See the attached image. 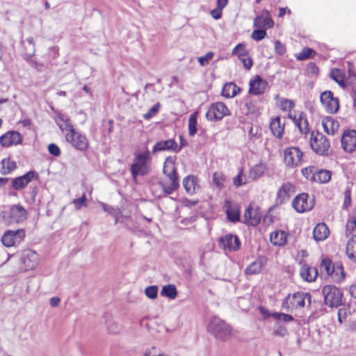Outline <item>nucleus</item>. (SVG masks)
Wrapping results in <instances>:
<instances>
[{
  "mask_svg": "<svg viewBox=\"0 0 356 356\" xmlns=\"http://www.w3.org/2000/svg\"><path fill=\"white\" fill-rule=\"evenodd\" d=\"M151 153L148 149L136 154L130 171L132 177L136 180L138 176H145L151 172Z\"/></svg>",
  "mask_w": 356,
  "mask_h": 356,
  "instance_id": "obj_1",
  "label": "nucleus"
},
{
  "mask_svg": "<svg viewBox=\"0 0 356 356\" xmlns=\"http://www.w3.org/2000/svg\"><path fill=\"white\" fill-rule=\"evenodd\" d=\"M207 329L216 338L222 341L227 340L232 334L231 327L216 316L210 320Z\"/></svg>",
  "mask_w": 356,
  "mask_h": 356,
  "instance_id": "obj_2",
  "label": "nucleus"
},
{
  "mask_svg": "<svg viewBox=\"0 0 356 356\" xmlns=\"http://www.w3.org/2000/svg\"><path fill=\"white\" fill-rule=\"evenodd\" d=\"M309 144L312 149L317 154L327 156L329 154L330 144L328 139L318 131H312Z\"/></svg>",
  "mask_w": 356,
  "mask_h": 356,
  "instance_id": "obj_3",
  "label": "nucleus"
},
{
  "mask_svg": "<svg viewBox=\"0 0 356 356\" xmlns=\"http://www.w3.org/2000/svg\"><path fill=\"white\" fill-rule=\"evenodd\" d=\"M324 302L330 307H338L342 305L343 292L334 285H325L322 288Z\"/></svg>",
  "mask_w": 356,
  "mask_h": 356,
  "instance_id": "obj_4",
  "label": "nucleus"
},
{
  "mask_svg": "<svg viewBox=\"0 0 356 356\" xmlns=\"http://www.w3.org/2000/svg\"><path fill=\"white\" fill-rule=\"evenodd\" d=\"M65 136L66 141L71 144L76 149L84 152L88 148L89 143L86 136L75 129H72L70 132L65 133Z\"/></svg>",
  "mask_w": 356,
  "mask_h": 356,
  "instance_id": "obj_5",
  "label": "nucleus"
},
{
  "mask_svg": "<svg viewBox=\"0 0 356 356\" xmlns=\"http://www.w3.org/2000/svg\"><path fill=\"white\" fill-rule=\"evenodd\" d=\"M25 236L26 232L24 229L7 230L1 237V242L7 248L16 246L24 241Z\"/></svg>",
  "mask_w": 356,
  "mask_h": 356,
  "instance_id": "obj_6",
  "label": "nucleus"
},
{
  "mask_svg": "<svg viewBox=\"0 0 356 356\" xmlns=\"http://www.w3.org/2000/svg\"><path fill=\"white\" fill-rule=\"evenodd\" d=\"M302 156V152L298 147H290L284 150V161L290 168L301 165Z\"/></svg>",
  "mask_w": 356,
  "mask_h": 356,
  "instance_id": "obj_7",
  "label": "nucleus"
},
{
  "mask_svg": "<svg viewBox=\"0 0 356 356\" xmlns=\"http://www.w3.org/2000/svg\"><path fill=\"white\" fill-rule=\"evenodd\" d=\"M229 115V111L224 103L216 102L209 106L206 118L209 121H219Z\"/></svg>",
  "mask_w": 356,
  "mask_h": 356,
  "instance_id": "obj_8",
  "label": "nucleus"
},
{
  "mask_svg": "<svg viewBox=\"0 0 356 356\" xmlns=\"http://www.w3.org/2000/svg\"><path fill=\"white\" fill-rule=\"evenodd\" d=\"M305 306L303 292H296L289 294L283 300L282 307L286 312L302 308Z\"/></svg>",
  "mask_w": 356,
  "mask_h": 356,
  "instance_id": "obj_9",
  "label": "nucleus"
},
{
  "mask_svg": "<svg viewBox=\"0 0 356 356\" xmlns=\"http://www.w3.org/2000/svg\"><path fill=\"white\" fill-rule=\"evenodd\" d=\"M293 207L298 213H304L310 211L314 206V199L307 193H301L297 195L293 200Z\"/></svg>",
  "mask_w": 356,
  "mask_h": 356,
  "instance_id": "obj_10",
  "label": "nucleus"
},
{
  "mask_svg": "<svg viewBox=\"0 0 356 356\" xmlns=\"http://www.w3.org/2000/svg\"><path fill=\"white\" fill-rule=\"evenodd\" d=\"M320 100L324 108L329 113H335L339 108L338 98L334 97L330 90L323 92L320 96Z\"/></svg>",
  "mask_w": 356,
  "mask_h": 356,
  "instance_id": "obj_11",
  "label": "nucleus"
},
{
  "mask_svg": "<svg viewBox=\"0 0 356 356\" xmlns=\"http://www.w3.org/2000/svg\"><path fill=\"white\" fill-rule=\"evenodd\" d=\"M218 245L225 251H237L240 248L241 242L237 236L229 234L219 238Z\"/></svg>",
  "mask_w": 356,
  "mask_h": 356,
  "instance_id": "obj_12",
  "label": "nucleus"
},
{
  "mask_svg": "<svg viewBox=\"0 0 356 356\" xmlns=\"http://www.w3.org/2000/svg\"><path fill=\"white\" fill-rule=\"evenodd\" d=\"M341 147L346 152L351 153L356 150V131L348 129L343 131L341 138Z\"/></svg>",
  "mask_w": 356,
  "mask_h": 356,
  "instance_id": "obj_13",
  "label": "nucleus"
},
{
  "mask_svg": "<svg viewBox=\"0 0 356 356\" xmlns=\"http://www.w3.org/2000/svg\"><path fill=\"white\" fill-rule=\"evenodd\" d=\"M38 179V174L35 171H29L26 174L12 179V188L15 191H20L26 188L33 179Z\"/></svg>",
  "mask_w": 356,
  "mask_h": 356,
  "instance_id": "obj_14",
  "label": "nucleus"
},
{
  "mask_svg": "<svg viewBox=\"0 0 356 356\" xmlns=\"http://www.w3.org/2000/svg\"><path fill=\"white\" fill-rule=\"evenodd\" d=\"M268 82L263 79L259 75L250 81L248 92L254 95L264 94L268 88Z\"/></svg>",
  "mask_w": 356,
  "mask_h": 356,
  "instance_id": "obj_15",
  "label": "nucleus"
},
{
  "mask_svg": "<svg viewBox=\"0 0 356 356\" xmlns=\"http://www.w3.org/2000/svg\"><path fill=\"white\" fill-rule=\"evenodd\" d=\"M261 220L259 208L249 205L244 212L243 222L248 225L257 226Z\"/></svg>",
  "mask_w": 356,
  "mask_h": 356,
  "instance_id": "obj_16",
  "label": "nucleus"
},
{
  "mask_svg": "<svg viewBox=\"0 0 356 356\" xmlns=\"http://www.w3.org/2000/svg\"><path fill=\"white\" fill-rule=\"evenodd\" d=\"M21 262L24 265L25 270H33L38 264L39 255L35 251L28 250L23 253Z\"/></svg>",
  "mask_w": 356,
  "mask_h": 356,
  "instance_id": "obj_17",
  "label": "nucleus"
},
{
  "mask_svg": "<svg viewBox=\"0 0 356 356\" xmlns=\"http://www.w3.org/2000/svg\"><path fill=\"white\" fill-rule=\"evenodd\" d=\"M27 211L21 204H14L10 207L8 217L10 222L19 223L27 218Z\"/></svg>",
  "mask_w": 356,
  "mask_h": 356,
  "instance_id": "obj_18",
  "label": "nucleus"
},
{
  "mask_svg": "<svg viewBox=\"0 0 356 356\" xmlns=\"http://www.w3.org/2000/svg\"><path fill=\"white\" fill-rule=\"evenodd\" d=\"M163 174L165 175V179L172 181V184L171 186H174L177 184V183H179V176L176 170L175 165L174 162L168 158L163 164Z\"/></svg>",
  "mask_w": 356,
  "mask_h": 356,
  "instance_id": "obj_19",
  "label": "nucleus"
},
{
  "mask_svg": "<svg viewBox=\"0 0 356 356\" xmlns=\"http://www.w3.org/2000/svg\"><path fill=\"white\" fill-rule=\"evenodd\" d=\"M181 147H179L177 143L173 139L167 140H160L155 143L152 148V152L156 153L162 151H172L174 152H179Z\"/></svg>",
  "mask_w": 356,
  "mask_h": 356,
  "instance_id": "obj_20",
  "label": "nucleus"
},
{
  "mask_svg": "<svg viewBox=\"0 0 356 356\" xmlns=\"http://www.w3.org/2000/svg\"><path fill=\"white\" fill-rule=\"evenodd\" d=\"M21 134L16 131H10L0 137V145L3 147L16 145L22 143Z\"/></svg>",
  "mask_w": 356,
  "mask_h": 356,
  "instance_id": "obj_21",
  "label": "nucleus"
},
{
  "mask_svg": "<svg viewBox=\"0 0 356 356\" xmlns=\"http://www.w3.org/2000/svg\"><path fill=\"white\" fill-rule=\"evenodd\" d=\"M254 26L261 29V28H273L274 26V22L272 19L270 13L266 9H264L260 15H257L254 19Z\"/></svg>",
  "mask_w": 356,
  "mask_h": 356,
  "instance_id": "obj_22",
  "label": "nucleus"
},
{
  "mask_svg": "<svg viewBox=\"0 0 356 356\" xmlns=\"http://www.w3.org/2000/svg\"><path fill=\"white\" fill-rule=\"evenodd\" d=\"M294 193V186L289 182L284 183L277 193L276 203L282 204L289 200Z\"/></svg>",
  "mask_w": 356,
  "mask_h": 356,
  "instance_id": "obj_23",
  "label": "nucleus"
},
{
  "mask_svg": "<svg viewBox=\"0 0 356 356\" xmlns=\"http://www.w3.org/2000/svg\"><path fill=\"white\" fill-rule=\"evenodd\" d=\"M232 55H237L238 58L241 60L244 67L246 70H250L252 66V60L250 58H245L247 56L243 44H238L232 50Z\"/></svg>",
  "mask_w": 356,
  "mask_h": 356,
  "instance_id": "obj_24",
  "label": "nucleus"
},
{
  "mask_svg": "<svg viewBox=\"0 0 356 356\" xmlns=\"http://www.w3.org/2000/svg\"><path fill=\"white\" fill-rule=\"evenodd\" d=\"M324 131L331 136H334L339 131V123L332 117H326L322 120Z\"/></svg>",
  "mask_w": 356,
  "mask_h": 356,
  "instance_id": "obj_25",
  "label": "nucleus"
},
{
  "mask_svg": "<svg viewBox=\"0 0 356 356\" xmlns=\"http://www.w3.org/2000/svg\"><path fill=\"white\" fill-rule=\"evenodd\" d=\"M289 234L283 230H275L270 235V241L272 244L277 246H283L287 242Z\"/></svg>",
  "mask_w": 356,
  "mask_h": 356,
  "instance_id": "obj_26",
  "label": "nucleus"
},
{
  "mask_svg": "<svg viewBox=\"0 0 356 356\" xmlns=\"http://www.w3.org/2000/svg\"><path fill=\"white\" fill-rule=\"evenodd\" d=\"M183 186L188 194L193 195L199 188L197 178L194 175H189L183 179Z\"/></svg>",
  "mask_w": 356,
  "mask_h": 356,
  "instance_id": "obj_27",
  "label": "nucleus"
},
{
  "mask_svg": "<svg viewBox=\"0 0 356 356\" xmlns=\"http://www.w3.org/2000/svg\"><path fill=\"white\" fill-rule=\"evenodd\" d=\"M300 275L304 280L310 282L316 280L318 275V270L316 268L304 264L300 268Z\"/></svg>",
  "mask_w": 356,
  "mask_h": 356,
  "instance_id": "obj_28",
  "label": "nucleus"
},
{
  "mask_svg": "<svg viewBox=\"0 0 356 356\" xmlns=\"http://www.w3.org/2000/svg\"><path fill=\"white\" fill-rule=\"evenodd\" d=\"M55 122L63 133L70 132L71 129H74L69 118L63 113H58L56 115Z\"/></svg>",
  "mask_w": 356,
  "mask_h": 356,
  "instance_id": "obj_29",
  "label": "nucleus"
},
{
  "mask_svg": "<svg viewBox=\"0 0 356 356\" xmlns=\"http://www.w3.org/2000/svg\"><path fill=\"white\" fill-rule=\"evenodd\" d=\"M329 236V229L325 223H319L314 228L313 237L316 241H323Z\"/></svg>",
  "mask_w": 356,
  "mask_h": 356,
  "instance_id": "obj_30",
  "label": "nucleus"
},
{
  "mask_svg": "<svg viewBox=\"0 0 356 356\" xmlns=\"http://www.w3.org/2000/svg\"><path fill=\"white\" fill-rule=\"evenodd\" d=\"M266 264V260L263 257H259L257 260L248 265L245 269L248 275H256L261 272Z\"/></svg>",
  "mask_w": 356,
  "mask_h": 356,
  "instance_id": "obj_31",
  "label": "nucleus"
},
{
  "mask_svg": "<svg viewBox=\"0 0 356 356\" xmlns=\"http://www.w3.org/2000/svg\"><path fill=\"white\" fill-rule=\"evenodd\" d=\"M226 214L229 221L236 222L240 220V211L237 206L232 205L229 201L226 202Z\"/></svg>",
  "mask_w": 356,
  "mask_h": 356,
  "instance_id": "obj_32",
  "label": "nucleus"
},
{
  "mask_svg": "<svg viewBox=\"0 0 356 356\" xmlns=\"http://www.w3.org/2000/svg\"><path fill=\"white\" fill-rule=\"evenodd\" d=\"M332 280L340 283L345 279V272L341 262H336L335 266L332 268V273L330 275Z\"/></svg>",
  "mask_w": 356,
  "mask_h": 356,
  "instance_id": "obj_33",
  "label": "nucleus"
},
{
  "mask_svg": "<svg viewBox=\"0 0 356 356\" xmlns=\"http://www.w3.org/2000/svg\"><path fill=\"white\" fill-rule=\"evenodd\" d=\"M284 124H281V119L280 117H276L273 119L270 124V129L273 134L278 138H281L284 133Z\"/></svg>",
  "mask_w": 356,
  "mask_h": 356,
  "instance_id": "obj_34",
  "label": "nucleus"
},
{
  "mask_svg": "<svg viewBox=\"0 0 356 356\" xmlns=\"http://www.w3.org/2000/svg\"><path fill=\"white\" fill-rule=\"evenodd\" d=\"M159 184L162 188L165 195L172 194L173 192L177 191L179 188V183H177V184L171 186V184H172V181L165 179H161L159 181Z\"/></svg>",
  "mask_w": 356,
  "mask_h": 356,
  "instance_id": "obj_35",
  "label": "nucleus"
},
{
  "mask_svg": "<svg viewBox=\"0 0 356 356\" xmlns=\"http://www.w3.org/2000/svg\"><path fill=\"white\" fill-rule=\"evenodd\" d=\"M289 118L293 120L296 126L298 127L302 134H307L309 133V123L306 118L303 117L302 115H300L298 118H296L295 115L293 117L291 115H289Z\"/></svg>",
  "mask_w": 356,
  "mask_h": 356,
  "instance_id": "obj_36",
  "label": "nucleus"
},
{
  "mask_svg": "<svg viewBox=\"0 0 356 356\" xmlns=\"http://www.w3.org/2000/svg\"><path fill=\"white\" fill-rule=\"evenodd\" d=\"M266 170V166L264 163L257 164L250 170L248 178L251 180L257 179L264 174Z\"/></svg>",
  "mask_w": 356,
  "mask_h": 356,
  "instance_id": "obj_37",
  "label": "nucleus"
},
{
  "mask_svg": "<svg viewBox=\"0 0 356 356\" xmlns=\"http://www.w3.org/2000/svg\"><path fill=\"white\" fill-rule=\"evenodd\" d=\"M331 177V171L324 169L319 170L317 168L314 182H317L319 184H326L330 180Z\"/></svg>",
  "mask_w": 356,
  "mask_h": 356,
  "instance_id": "obj_38",
  "label": "nucleus"
},
{
  "mask_svg": "<svg viewBox=\"0 0 356 356\" xmlns=\"http://www.w3.org/2000/svg\"><path fill=\"white\" fill-rule=\"evenodd\" d=\"M238 91H240V88L235 83H228L224 85L221 95L227 98L234 97Z\"/></svg>",
  "mask_w": 356,
  "mask_h": 356,
  "instance_id": "obj_39",
  "label": "nucleus"
},
{
  "mask_svg": "<svg viewBox=\"0 0 356 356\" xmlns=\"http://www.w3.org/2000/svg\"><path fill=\"white\" fill-rule=\"evenodd\" d=\"M1 164V168L0 169V172L2 175H8L17 168L16 163L11 161L9 158L2 159Z\"/></svg>",
  "mask_w": 356,
  "mask_h": 356,
  "instance_id": "obj_40",
  "label": "nucleus"
},
{
  "mask_svg": "<svg viewBox=\"0 0 356 356\" xmlns=\"http://www.w3.org/2000/svg\"><path fill=\"white\" fill-rule=\"evenodd\" d=\"M346 254L351 260L356 261V235L348 240L346 245Z\"/></svg>",
  "mask_w": 356,
  "mask_h": 356,
  "instance_id": "obj_41",
  "label": "nucleus"
},
{
  "mask_svg": "<svg viewBox=\"0 0 356 356\" xmlns=\"http://www.w3.org/2000/svg\"><path fill=\"white\" fill-rule=\"evenodd\" d=\"M330 77L336 81L341 88H345L346 84L344 81V72L339 69H332L330 72Z\"/></svg>",
  "mask_w": 356,
  "mask_h": 356,
  "instance_id": "obj_42",
  "label": "nucleus"
},
{
  "mask_svg": "<svg viewBox=\"0 0 356 356\" xmlns=\"http://www.w3.org/2000/svg\"><path fill=\"white\" fill-rule=\"evenodd\" d=\"M161 295L167 297L170 300H174L177 296V290L174 284H167L163 286Z\"/></svg>",
  "mask_w": 356,
  "mask_h": 356,
  "instance_id": "obj_43",
  "label": "nucleus"
},
{
  "mask_svg": "<svg viewBox=\"0 0 356 356\" xmlns=\"http://www.w3.org/2000/svg\"><path fill=\"white\" fill-rule=\"evenodd\" d=\"M197 113H192L188 119V134L194 136L197 133Z\"/></svg>",
  "mask_w": 356,
  "mask_h": 356,
  "instance_id": "obj_44",
  "label": "nucleus"
},
{
  "mask_svg": "<svg viewBox=\"0 0 356 356\" xmlns=\"http://www.w3.org/2000/svg\"><path fill=\"white\" fill-rule=\"evenodd\" d=\"M226 177L222 172H216L213 174V184L218 188L224 187Z\"/></svg>",
  "mask_w": 356,
  "mask_h": 356,
  "instance_id": "obj_45",
  "label": "nucleus"
},
{
  "mask_svg": "<svg viewBox=\"0 0 356 356\" xmlns=\"http://www.w3.org/2000/svg\"><path fill=\"white\" fill-rule=\"evenodd\" d=\"M248 182V180L245 175L243 174V168H239L238 175L233 179L234 185L236 187H240L246 184Z\"/></svg>",
  "mask_w": 356,
  "mask_h": 356,
  "instance_id": "obj_46",
  "label": "nucleus"
},
{
  "mask_svg": "<svg viewBox=\"0 0 356 356\" xmlns=\"http://www.w3.org/2000/svg\"><path fill=\"white\" fill-rule=\"evenodd\" d=\"M315 54V51L309 47H305L302 51L296 55V58L298 60H305L312 58Z\"/></svg>",
  "mask_w": 356,
  "mask_h": 356,
  "instance_id": "obj_47",
  "label": "nucleus"
},
{
  "mask_svg": "<svg viewBox=\"0 0 356 356\" xmlns=\"http://www.w3.org/2000/svg\"><path fill=\"white\" fill-rule=\"evenodd\" d=\"M317 168L313 165L302 169V175L308 180L314 181Z\"/></svg>",
  "mask_w": 356,
  "mask_h": 356,
  "instance_id": "obj_48",
  "label": "nucleus"
},
{
  "mask_svg": "<svg viewBox=\"0 0 356 356\" xmlns=\"http://www.w3.org/2000/svg\"><path fill=\"white\" fill-rule=\"evenodd\" d=\"M335 266V263L334 264L331 259H323L321 263V270L322 272H325L327 275H330L332 273V268Z\"/></svg>",
  "mask_w": 356,
  "mask_h": 356,
  "instance_id": "obj_49",
  "label": "nucleus"
},
{
  "mask_svg": "<svg viewBox=\"0 0 356 356\" xmlns=\"http://www.w3.org/2000/svg\"><path fill=\"white\" fill-rule=\"evenodd\" d=\"M294 107V101L284 98L280 99V108L283 111H291Z\"/></svg>",
  "mask_w": 356,
  "mask_h": 356,
  "instance_id": "obj_50",
  "label": "nucleus"
},
{
  "mask_svg": "<svg viewBox=\"0 0 356 356\" xmlns=\"http://www.w3.org/2000/svg\"><path fill=\"white\" fill-rule=\"evenodd\" d=\"M271 316L276 320L282 321L285 323L292 322L294 321V318L291 315L284 313L274 312L271 314Z\"/></svg>",
  "mask_w": 356,
  "mask_h": 356,
  "instance_id": "obj_51",
  "label": "nucleus"
},
{
  "mask_svg": "<svg viewBox=\"0 0 356 356\" xmlns=\"http://www.w3.org/2000/svg\"><path fill=\"white\" fill-rule=\"evenodd\" d=\"M159 288L156 285L149 286L145 290L147 297L150 299H154L157 297Z\"/></svg>",
  "mask_w": 356,
  "mask_h": 356,
  "instance_id": "obj_52",
  "label": "nucleus"
},
{
  "mask_svg": "<svg viewBox=\"0 0 356 356\" xmlns=\"http://www.w3.org/2000/svg\"><path fill=\"white\" fill-rule=\"evenodd\" d=\"M72 204L76 210H80L83 207H87L86 194H83V195L79 198L74 199L72 201Z\"/></svg>",
  "mask_w": 356,
  "mask_h": 356,
  "instance_id": "obj_53",
  "label": "nucleus"
},
{
  "mask_svg": "<svg viewBox=\"0 0 356 356\" xmlns=\"http://www.w3.org/2000/svg\"><path fill=\"white\" fill-rule=\"evenodd\" d=\"M351 204V190L347 187L344 191V200L342 205L343 209H347Z\"/></svg>",
  "mask_w": 356,
  "mask_h": 356,
  "instance_id": "obj_54",
  "label": "nucleus"
},
{
  "mask_svg": "<svg viewBox=\"0 0 356 356\" xmlns=\"http://www.w3.org/2000/svg\"><path fill=\"white\" fill-rule=\"evenodd\" d=\"M160 104L157 103L154 104L153 106H152L147 113H145L143 115V117L145 120H149L153 116H154L158 112L160 108Z\"/></svg>",
  "mask_w": 356,
  "mask_h": 356,
  "instance_id": "obj_55",
  "label": "nucleus"
},
{
  "mask_svg": "<svg viewBox=\"0 0 356 356\" xmlns=\"http://www.w3.org/2000/svg\"><path fill=\"white\" fill-rule=\"evenodd\" d=\"M266 36V31L264 29L254 30L252 33V38L256 41H260Z\"/></svg>",
  "mask_w": 356,
  "mask_h": 356,
  "instance_id": "obj_56",
  "label": "nucleus"
},
{
  "mask_svg": "<svg viewBox=\"0 0 356 356\" xmlns=\"http://www.w3.org/2000/svg\"><path fill=\"white\" fill-rule=\"evenodd\" d=\"M213 53L212 51L207 52L204 56H200L197 58L198 63L201 66H206L208 65L209 60L213 58Z\"/></svg>",
  "mask_w": 356,
  "mask_h": 356,
  "instance_id": "obj_57",
  "label": "nucleus"
},
{
  "mask_svg": "<svg viewBox=\"0 0 356 356\" xmlns=\"http://www.w3.org/2000/svg\"><path fill=\"white\" fill-rule=\"evenodd\" d=\"M275 51L279 55H284L286 53V47L280 40H275Z\"/></svg>",
  "mask_w": 356,
  "mask_h": 356,
  "instance_id": "obj_58",
  "label": "nucleus"
},
{
  "mask_svg": "<svg viewBox=\"0 0 356 356\" xmlns=\"http://www.w3.org/2000/svg\"><path fill=\"white\" fill-rule=\"evenodd\" d=\"M337 316L339 323L342 324L348 316V309L345 307L339 309Z\"/></svg>",
  "mask_w": 356,
  "mask_h": 356,
  "instance_id": "obj_59",
  "label": "nucleus"
},
{
  "mask_svg": "<svg viewBox=\"0 0 356 356\" xmlns=\"http://www.w3.org/2000/svg\"><path fill=\"white\" fill-rule=\"evenodd\" d=\"M48 151L51 155L54 156H59L60 155V149L59 147L54 143H51L49 145Z\"/></svg>",
  "mask_w": 356,
  "mask_h": 356,
  "instance_id": "obj_60",
  "label": "nucleus"
},
{
  "mask_svg": "<svg viewBox=\"0 0 356 356\" xmlns=\"http://www.w3.org/2000/svg\"><path fill=\"white\" fill-rule=\"evenodd\" d=\"M244 107L248 113H254L257 111L256 105L252 101H247L244 104Z\"/></svg>",
  "mask_w": 356,
  "mask_h": 356,
  "instance_id": "obj_61",
  "label": "nucleus"
},
{
  "mask_svg": "<svg viewBox=\"0 0 356 356\" xmlns=\"http://www.w3.org/2000/svg\"><path fill=\"white\" fill-rule=\"evenodd\" d=\"M99 204L102 206L103 210L105 212H107L109 214L115 215L117 210L114 207L109 206L104 202H99Z\"/></svg>",
  "mask_w": 356,
  "mask_h": 356,
  "instance_id": "obj_62",
  "label": "nucleus"
},
{
  "mask_svg": "<svg viewBox=\"0 0 356 356\" xmlns=\"http://www.w3.org/2000/svg\"><path fill=\"white\" fill-rule=\"evenodd\" d=\"M287 333L286 329L283 327H280L279 328L275 329L273 331V334L275 336H279V337H284Z\"/></svg>",
  "mask_w": 356,
  "mask_h": 356,
  "instance_id": "obj_63",
  "label": "nucleus"
},
{
  "mask_svg": "<svg viewBox=\"0 0 356 356\" xmlns=\"http://www.w3.org/2000/svg\"><path fill=\"white\" fill-rule=\"evenodd\" d=\"M143 356H168V355H164V354H158L156 352V348H152V350H147Z\"/></svg>",
  "mask_w": 356,
  "mask_h": 356,
  "instance_id": "obj_64",
  "label": "nucleus"
}]
</instances>
